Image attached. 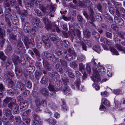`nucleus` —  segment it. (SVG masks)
<instances>
[{
	"instance_id": "1",
	"label": "nucleus",
	"mask_w": 125,
	"mask_h": 125,
	"mask_svg": "<svg viewBox=\"0 0 125 125\" xmlns=\"http://www.w3.org/2000/svg\"><path fill=\"white\" fill-rule=\"evenodd\" d=\"M27 49L32 47L34 46V42L33 38L31 37H27L25 36L22 39Z\"/></svg>"
},
{
	"instance_id": "2",
	"label": "nucleus",
	"mask_w": 125,
	"mask_h": 125,
	"mask_svg": "<svg viewBox=\"0 0 125 125\" xmlns=\"http://www.w3.org/2000/svg\"><path fill=\"white\" fill-rule=\"evenodd\" d=\"M42 55V57H44L45 58H46L51 61L54 63H56L57 60V59L54 54H51L46 51H45L44 52Z\"/></svg>"
},
{
	"instance_id": "3",
	"label": "nucleus",
	"mask_w": 125,
	"mask_h": 125,
	"mask_svg": "<svg viewBox=\"0 0 125 125\" xmlns=\"http://www.w3.org/2000/svg\"><path fill=\"white\" fill-rule=\"evenodd\" d=\"M50 38L51 40L54 43L58 45L59 43L61 45H62L63 42L61 40L59 39L58 37L56 35L53 33H51L49 35Z\"/></svg>"
},
{
	"instance_id": "4",
	"label": "nucleus",
	"mask_w": 125,
	"mask_h": 125,
	"mask_svg": "<svg viewBox=\"0 0 125 125\" xmlns=\"http://www.w3.org/2000/svg\"><path fill=\"white\" fill-rule=\"evenodd\" d=\"M31 22L36 28H39L43 27L41 22L38 18H35L32 19L31 20Z\"/></svg>"
},
{
	"instance_id": "5",
	"label": "nucleus",
	"mask_w": 125,
	"mask_h": 125,
	"mask_svg": "<svg viewBox=\"0 0 125 125\" xmlns=\"http://www.w3.org/2000/svg\"><path fill=\"white\" fill-rule=\"evenodd\" d=\"M45 27L48 31L51 30V32H55V28H53L54 26H55V24L54 22H51L50 21V22L47 23L45 24Z\"/></svg>"
},
{
	"instance_id": "6",
	"label": "nucleus",
	"mask_w": 125,
	"mask_h": 125,
	"mask_svg": "<svg viewBox=\"0 0 125 125\" xmlns=\"http://www.w3.org/2000/svg\"><path fill=\"white\" fill-rule=\"evenodd\" d=\"M91 77L94 82H98L100 81L101 79L99 76V73L96 68L95 69V71H94L93 75Z\"/></svg>"
},
{
	"instance_id": "7",
	"label": "nucleus",
	"mask_w": 125,
	"mask_h": 125,
	"mask_svg": "<svg viewBox=\"0 0 125 125\" xmlns=\"http://www.w3.org/2000/svg\"><path fill=\"white\" fill-rule=\"evenodd\" d=\"M20 14L21 16V19L22 22L24 23L26 21V19L25 17H27L28 16V11L26 10H21L20 12Z\"/></svg>"
},
{
	"instance_id": "8",
	"label": "nucleus",
	"mask_w": 125,
	"mask_h": 125,
	"mask_svg": "<svg viewBox=\"0 0 125 125\" xmlns=\"http://www.w3.org/2000/svg\"><path fill=\"white\" fill-rule=\"evenodd\" d=\"M76 56L75 52H72V54L68 53L65 57L66 60L68 61H70L75 58Z\"/></svg>"
},
{
	"instance_id": "9",
	"label": "nucleus",
	"mask_w": 125,
	"mask_h": 125,
	"mask_svg": "<svg viewBox=\"0 0 125 125\" xmlns=\"http://www.w3.org/2000/svg\"><path fill=\"white\" fill-rule=\"evenodd\" d=\"M92 4L90 0H85L84 3L82 2L80 3L81 6L83 7H87L90 9L92 8Z\"/></svg>"
},
{
	"instance_id": "10",
	"label": "nucleus",
	"mask_w": 125,
	"mask_h": 125,
	"mask_svg": "<svg viewBox=\"0 0 125 125\" xmlns=\"http://www.w3.org/2000/svg\"><path fill=\"white\" fill-rule=\"evenodd\" d=\"M56 8L53 5H50L49 6L45 8L43 12L44 13H49L51 12H52L53 13L55 12Z\"/></svg>"
},
{
	"instance_id": "11",
	"label": "nucleus",
	"mask_w": 125,
	"mask_h": 125,
	"mask_svg": "<svg viewBox=\"0 0 125 125\" xmlns=\"http://www.w3.org/2000/svg\"><path fill=\"white\" fill-rule=\"evenodd\" d=\"M1 67H5L6 69H8L12 68L13 65L11 62L7 61L6 62H1Z\"/></svg>"
},
{
	"instance_id": "12",
	"label": "nucleus",
	"mask_w": 125,
	"mask_h": 125,
	"mask_svg": "<svg viewBox=\"0 0 125 125\" xmlns=\"http://www.w3.org/2000/svg\"><path fill=\"white\" fill-rule=\"evenodd\" d=\"M22 22V25H24L23 30L25 32L28 33L30 30V23L27 21V20L24 23Z\"/></svg>"
},
{
	"instance_id": "13",
	"label": "nucleus",
	"mask_w": 125,
	"mask_h": 125,
	"mask_svg": "<svg viewBox=\"0 0 125 125\" xmlns=\"http://www.w3.org/2000/svg\"><path fill=\"white\" fill-rule=\"evenodd\" d=\"M20 110L23 111L25 110L28 107V104L26 100L20 102Z\"/></svg>"
},
{
	"instance_id": "14",
	"label": "nucleus",
	"mask_w": 125,
	"mask_h": 125,
	"mask_svg": "<svg viewBox=\"0 0 125 125\" xmlns=\"http://www.w3.org/2000/svg\"><path fill=\"white\" fill-rule=\"evenodd\" d=\"M117 37V36L116 35H114V37L113 38V39L115 40V42L116 43L115 45V46L118 50L120 51H123L125 53V48L122 47L121 45H120V44H117V43H116V38H115V37Z\"/></svg>"
},
{
	"instance_id": "15",
	"label": "nucleus",
	"mask_w": 125,
	"mask_h": 125,
	"mask_svg": "<svg viewBox=\"0 0 125 125\" xmlns=\"http://www.w3.org/2000/svg\"><path fill=\"white\" fill-rule=\"evenodd\" d=\"M42 59H43L42 62L44 67L48 71H50L51 68L50 67V64L47 61V59L44 58V59L43 58H42Z\"/></svg>"
},
{
	"instance_id": "16",
	"label": "nucleus",
	"mask_w": 125,
	"mask_h": 125,
	"mask_svg": "<svg viewBox=\"0 0 125 125\" xmlns=\"http://www.w3.org/2000/svg\"><path fill=\"white\" fill-rule=\"evenodd\" d=\"M115 22H116L117 25L120 26H123L124 24V22L122 18L116 17L115 18Z\"/></svg>"
},
{
	"instance_id": "17",
	"label": "nucleus",
	"mask_w": 125,
	"mask_h": 125,
	"mask_svg": "<svg viewBox=\"0 0 125 125\" xmlns=\"http://www.w3.org/2000/svg\"><path fill=\"white\" fill-rule=\"evenodd\" d=\"M35 70V67L33 66L29 65V66L26 67V70L27 73L26 74H25V76L26 78L27 77L28 74H30L31 73L33 72Z\"/></svg>"
},
{
	"instance_id": "18",
	"label": "nucleus",
	"mask_w": 125,
	"mask_h": 125,
	"mask_svg": "<svg viewBox=\"0 0 125 125\" xmlns=\"http://www.w3.org/2000/svg\"><path fill=\"white\" fill-rule=\"evenodd\" d=\"M16 87L20 89L21 91H22L25 88V85L20 81H18L17 82Z\"/></svg>"
},
{
	"instance_id": "19",
	"label": "nucleus",
	"mask_w": 125,
	"mask_h": 125,
	"mask_svg": "<svg viewBox=\"0 0 125 125\" xmlns=\"http://www.w3.org/2000/svg\"><path fill=\"white\" fill-rule=\"evenodd\" d=\"M7 31V34H8L9 38L13 40H17V36L13 34L11 30L8 29Z\"/></svg>"
},
{
	"instance_id": "20",
	"label": "nucleus",
	"mask_w": 125,
	"mask_h": 125,
	"mask_svg": "<svg viewBox=\"0 0 125 125\" xmlns=\"http://www.w3.org/2000/svg\"><path fill=\"white\" fill-rule=\"evenodd\" d=\"M48 107L54 111L57 110L58 109V107L57 105L53 102H50L48 104Z\"/></svg>"
},
{
	"instance_id": "21",
	"label": "nucleus",
	"mask_w": 125,
	"mask_h": 125,
	"mask_svg": "<svg viewBox=\"0 0 125 125\" xmlns=\"http://www.w3.org/2000/svg\"><path fill=\"white\" fill-rule=\"evenodd\" d=\"M11 60L15 65H17L18 62L19 61V57L14 54H13L11 56Z\"/></svg>"
},
{
	"instance_id": "22",
	"label": "nucleus",
	"mask_w": 125,
	"mask_h": 125,
	"mask_svg": "<svg viewBox=\"0 0 125 125\" xmlns=\"http://www.w3.org/2000/svg\"><path fill=\"white\" fill-rule=\"evenodd\" d=\"M101 42H103L108 45L110 46L111 44V42L109 40H108L106 38L104 37H101L100 39Z\"/></svg>"
},
{
	"instance_id": "23",
	"label": "nucleus",
	"mask_w": 125,
	"mask_h": 125,
	"mask_svg": "<svg viewBox=\"0 0 125 125\" xmlns=\"http://www.w3.org/2000/svg\"><path fill=\"white\" fill-rule=\"evenodd\" d=\"M73 35L75 36H76V35L78 38V39L80 40H81L82 39L81 37V31L79 29H76L74 30H73Z\"/></svg>"
},
{
	"instance_id": "24",
	"label": "nucleus",
	"mask_w": 125,
	"mask_h": 125,
	"mask_svg": "<svg viewBox=\"0 0 125 125\" xmlns=\"http://www.w3.org/2000/svg\"><path fill=\"white\" fill-rule=\"evenodd\" d=\"M63 93L65 95H68L72 93V91L67 86H65L63 90Z\"/></svg>"
},
{
	"instance_id": "25",
	"label": "nucleus",
	"mask_w": 125,
	"mask_h": 125,
	"mask_svg": "<svg viewBox=\"0 0 125 125\" xmlns=\"http://www.w3.org/2000/svg\"><path fill=\"white\" fill-rule=\"evenodd\" d=\"M40 93L45 96H47L49 94L48 89L46 88H43L40 89Z\"/></svg>"
},
{
	"instance_id": "26",
	"label": "nucleus",
	"mask_w": 125,
	"mask_h": 125,
	"mask_svg": "<svg viewBox=\"0 0 125 125\" xmlns=\"http://www.w3.org/2000/svg\"><path fill=\"white\" fill-rule=\"evenodd\" d=\"M17 49L19 50H21L23 47V45L20 39H18L17 42Z\"/></svg>"
},
{
	"instance_id": "27",
	"label": "nucleus",
	"mask_w": 125,
	"mask_h": 125,
	"mask_svg": "<svg viewBox=\"0 0 125 125\" xmlns=\"http://www.w3.org/2000/svg\"><path fill=\"white\" fill-rule=\"evenodd\" d=\"M15 71L16 75L17 76H21L22 74V69L18 68L17 66H15Z\"/></svg>"
},
{
	"instance_id": "28",
	"label": "nucleus",
	"mask_w": 125,
	"mask_h": 125,
	"mask_svg": "<svg viewBox=\"0 0 125 125\" xmlns=\"http://www.w3.org/2000/svg\"><path fill=\"white\" fill-rule=\"evenodd\" d=\"M12 51V48L10 44L8 43L5 50V52L7 54H8L11 53Z\"/></svg>"
},
{
	"instance_id": "29",
	"label": "nucleus",
	"mask_w": 125,
	"mask_h": 125,
	"mask_svg": "<svg viewBox=\"0 0 125 125\" xmlns=\"http://www.w3.org/2000/svg\"><path fill=\"white\" fill-rule=\"evenodd\" d=\"M16 106V100L14 99H13L8 105V107L11 109H12V107L13 106Z\"/></svg>"
},
{
	"instance_id": "30",
	"label": "nucleus",
	"mask_w": 125,
	"mask_h": 125,
	"mask_svg": "<svg viewBox=\"0 0 125 125\" xmlns=\"http://www.w3.org/2000/svg\"><path fill=\"white\" fill-rule=\"evenodd\" d=\"M23 125H30V122L31 120L27 117H22Z\"/></svg>"
},
{
	"instance_id": "31",
	"label": "nucleus",
	"mask_w": 125,
	"mask_h": 125,
	"mask_svg": "<svg viewBox=\"0 0 125 125\" xmlns=\"http://www.w3.org/2000/svg\"><path fill=\"white\" fill-rule=\"evenodd\" d=\"M13 100L10 97H7L4 99L3 100V105L5 107L7 104L11 100Z\"/></svg>"
},
{
	"instance_id": "32",
	"label": "nucleus",
	"mask_w": 125,
	"mask_h": 125,
	"mask_svg": "<svg viewBox=\"0 0 125 125\" xmlns=\"http://www.w3.org/2000/svg\"><path fill=\"white\" fill-rule=\"evenodd\" d=\"M48 80V77L47 76H44L42 78L40 83H41L42 84H46L47 83Z\"/></svg>"
},
{
	"instance_id": "33",
	"label": "nucleus",
	"mask_w": 125,
	"mask_h": 125,
	"mask_svg": "<svg viewBox=\"0 0 125 125\" xmlns=\"http://www.w3.org/2000/svg\"><path fill=\"white\" fill-rule=\"evenodd\" d=\"M45 120L48 122L49 124L51 125H54L56 123V120L52 118H50L47 120Z\"/></svg>"
},
{
	"instance_id": "34",
	"label": "nucleus",
	"mask_w": 125,
	"mask_h": 125,
	"mask_svg": "<svg viewBox=\"0 0 125 125\" xmlns=\"http://www.w3.org/2000/svg\"><path fill=\"white\" fill-rule=\"evenodd\" d=\"M3 34L2 28L0 27V39L1 38V39L0 41V43H2V44H3L5 41V39L3 38Z\"/></svg>"
},
{
	"instance_id": "35",
	"label": "nucleus",
	"mask_w": 125,
	"mask_h": 125,
	"mask_svg": "<svg viewBox=\"0 0 125 125\" xmlns=\"http://www.w3.org/2000/svg\"><path fill=\"white\" fill-rule=\"evenodd\" d=\"M24 82L25 84L28 88L31 89L32 86V84L31 82L27 80H25Z\"/></svg>"
},
{
	"instance_id": "36",
	"label": "nucleus",
	"mask_w": 125,
	"mask_h": 125,
	"mask_svg": "<svg viewBox=\"0 0 125 125\" xmlns=\"http://www.w3.org/2000/svg\"><path fill=\"white\" fill-rule=\"evenodd\" d=\"M80 80L79 79L77 78L74 82V85L76 86L78 90L80 89Z\"/></svg>"
},
{
	"instance_id": "37",
	"label": "nucleus",
	"mask_w": 125,
	"mask_h": 125,
	"mask_svg": "<svg viewBox=\"0 0 125 125\" xmlns=\"http://www.w3.org/2000/svg\"><path fill=\"white\" fill-rule=\"evenodd\" d=\"M109 48H110V51L113 53V54L116 55H119L117 50L115 49L114 48L109 46Z\"/></svg>"
},
{
	"instance_id": "38",
	"label": "nucleus",
	"mask_w": 125,
	"mask_h": 125,
	"mask_svg": "<svg viewBox=\"0 0 125 125\" xmlns=\"http://www.w3.org/2000/svg\"><path fill=\"white\" fill-rule=\"evenodd\" d=\"M55 69L57 71L61 73H62L63 72L61 65L59 63H57L56 64Z\"/></svg>"
},
{
	"instance_id": "39",
	"label": "nucleus",
	"mask_w": 125,
	"mask_h": 125,
	"mask_svg": "<svg viewBox=\"0 0 125 125\" xmlns=\"http://www.w3.org/2000/svg\"><path fill=\"white\" fill-rule=\"evenodd\" d=\"M42 39L43 43H46L50 41L48 36L46 35H44L42 36Z\"/></svg>"
},
{
	"instance_id": "40",
	"label": "nucleus",
	"mask_w": 125,
	"mask_h": 125,
	"mask_svg": "<svg viewBox=\"0 0 125 125\" xmlns=\"http://www.w3.org/2000/svg\"><path fill=\"white\" fill-rule=\"evenodd\" d=\"M93 50L99 53L100 52V48L98 45H95L93 46L92 48Z\"/></svg>"
},
{
	"instance_id": "41",
	"label": "nucleus",
	"mask_w": 125,
	"mask_h": 125,
	"mask_svg": "<svg viewBox=\"0 0 125 125\" xmlns=\"http://www.w3.org/2000/svg\"><path fill=\"white\" fill-rule=\"evenodd\" d=\"M48 88L50 91L53 92L54 94H55L56 90L55 89L54 86L50 83L49 85Z\"/></svg>"
},
{
	"instance_id": "42",
	"label": "nucleus",
	"mask_w": 125,
	"mask_h": 125,
	"mask_svg": "<svg viewBox=\"0 0 125 125\" xmlns=\"http://www.w3.org/2000/svg\"><path fill=\"white\" fill-rule=\"evenodd\" d=\"M44 47L46 49H48L50 48L52 45V44L50 41L46 42V43H44Z\"/></svg>"
},
{
	"instance_id": "43",
	"label": "nucleus",
	"mask_w": 125,
	"mask_h": 125,
	"mask_svg": "<svg viewBox=\"0 0 125 125\" xmlns=\"http://www.w3.org/2000/svg\"><path fill=\"white\" fill-rule=\"evenodd\" d=\"M83 33L84 36L87 38H88L90 36V32L88 30L83 31Z\"/></svg>"
},
{
	"instance_id": "44",
	"label": "nucleus",
	"mask_w": 125,
	"mask_h": 125,
	"mask_svg": "<svg viewBox=\"0 0 125 125\" xmlns=\"http://www.w3.org/2000/svg\"><path fill=\"white\" fill-rule=\"evenodd\" d=\"M85 60V57L82 54L79 55L78 56L77 60L79 62H83Z\"/></svg>"
},
{
	"instance_id": "45",
	"label": "nucleus",
	"mask_w": 125,
	"mask_h": 125,
	"mask_svg": "<svg viewBox=\"0 0 125 125\" xmlns=\"http://www.w3.org/2000/svg\"><path fill=\"white\" fill-rule=\"evenodd\" d=\"M3 111L6 117L11 114V110L8 108H5Z\"/></svg>"
},
{
	"instance_id": "46",
	"label": "nucleus",
	"mask_w": 125,
	"mask_h": 125,
	"mask_svg": "<svg viewBox=\"0 0 125 125\" xmlns=\"http://www.w3.org/2000/svg\"><path fill=\"white\" fill-rule=\"evenodd\" d=\"M58 61L61 62L62 65L64 67L67 66V62L65 60L60 59L58 60Z\"/></svg>"
},
{
	"instance_id": "47",
	"label": "nucleus",
	"mask_w": 125,
	"mask_h": 125,
	"mask_svg": "<svg viewBox=\"0 0 125 125\" xmlns=\"http://www.w3.org/2000/svg\"><path fill=\"white\" fill-rule=\"evenodd\" d=\"M0 59L4 61L6 59V57L2 52H0Z\"/></svg>"
},
{
	"instance_id": "48",
	"label": "nucleus",
	"mask_w": 125,
	"mask_h": 125,
	"mask_svg": "<svg viewBox=\"0 0 125 125\" xmlns=\"http://www.w3.org/2000/svg\"><path fill=\"white\" fill-rule=\"evenodd\" d=\"M35 12L37 13V15L41 17L43 15V14L41 12L37 9H34Z\"/></svg>"
},
{
	"instance_id": "49",
	"label": "nucleus",
	"mask_w": 125,
	"mask_h": 125,
	"mask_svg": "<svg viewBox=\"0 0 125 125\" xmlns=\"http://www.w3.org/2000/svg\"><path fill=\"white\" fill-rule=\"evenodd\" d=\"M102 101L103 104L107 106H110V104L108 100L106 99H103Z\"/></svg>"
},
{
	"instance_id": "50",
	"label": "nucleus",
	"mask_w": 125,
	"mask_h": 125,
	"mask_svg": "<svg viewBox=\"0 0 125 125\" xmlns=\"http://www.w3.org/2000/svg\"><path fill=\"white\" fill-rule=\"evenodd\" d=\"M14 85V83L13 81L10 79L8 82V86L9 88H11Z\"/></svg>"
},
{
	"instance_id": "51",
	"label": "nucleus",
	"mask_w": 125,
	"mask_h": 125,
	"mask_svg": "<svg viewBox=\"0 0 125 125\" xmlns=\"http://www.w3.org/2000/svg\"><path fill=\"white\" fill-rule=\"evenodd\" d=\"M33 118L35 121H38L40 120V117L38 114H34L33 116Z\"/></svg>"
},
{
	"instance_id": "52",
	"label": "nucleus",
	"mask_w": 125,
	"mask_h": 125,
	"mask_svg": "<svg viewBox=\"0 0 125 125\" xmlns=\"http://www.w3.org/2000/svg\"><path fill=\"white\" fill-rule=\"evenodd\" d=\"M15 91L13 89H10L9 90H7V91L8 94L12 96L14 95Z\"/></svg>"
},
{
	"instance_id": "53",
	"label": "nucleus",
	"mask_w": 125,
	"mask_h": 125,
	"mask_svg": "<svg viewBox=\"0 0 125 125\" xmlns=\"http://www.w3.org/2000/svg\"><path fill=\"white\" fill-rule=\"evenodd\" d=\"M91 64L94 65V66L93 67V71H95V69L96 68L97 69L96 67V65H97L96 64L95 60L94 59H92V61L91 62Z\"/></svg>"
},
{
	"instance_id": "54",
	"label": "nucleus",
	"mask_w": 125,
	"mask_h": 125,
	"mask_svg": "<svg viewBox=\"0 0 125 125\" xmlns=\"http://www.w3.org/2000/svg\"><path fill=\"white\" fill-rule=\"evenodd\" d=\"M112 2L115 5V7L117 8H119L121 6V4L120 2H117L114 0L112 1Z\"/></svg>"
},
{
	"instance_id": "55",
	"label": "nucleus",
	"mask_w": 125,
	"mask_h": 125,
	"mask_svg": "<svg viewBox=\"0 0 125 125\" xmlns=\"http://www.w3.org/2000/svg\"><path fill=\"white\" fill-rule=\"evenodd\" d=\"M35 103L37 107H38L40 106L41 101L39 99L36 98L35 100Z\"/></svg>"
},
{
	"instance_id": "56",
	"label": "nucleus",
	"mask_w": 125,
	"mask_h": 125,
	"mask_svg": "<svg viewBox=\"0 0 125 125\" xmlns=\"http://www.w3.org/2000/svg\"><path fill=\"white\" fill-rule=\"evenodd\" d=\"M8 14H6L5 16V21L7 23L8 25L10 27L11 26V23L10 22L9 19V17L8 16Z\"/></svg>"
},
{
	"instance_id": "57",
	"label": "nucleus",
	"mask_w": 125,
	"mask_h": 125,
	"mask_svg": "<svg viewBox=\"0 0 125 125\" xmlns=\"http://www.w3.org/2000/svg\"><path fill=\"white\" fill-rule=\"evenodd\" d=\"M105 36L107 38L112 39V35L111 33L107 31H106L105 32Z\"/></svg>"
},
{
	"instance_id": "58",
	"label": "nucleus",
	"mask_w": 125,
	"mask_h": 125,
	"mask_svg": "<svg viewBox=\"0 0 125 125\" xmlns=\"http://www.w3.org/2000/svg\"><path fill=\"white\" fill-rule=\"evenodd\" d=\"M92 34L93 36L95 38L98 39L100 37V34L96 31H93Z\"/></svg>"
},
{
	"instance_id": "59",
	"label": "nucleus",
	"mask_w": 125,
	"mask_h": 125,
	"mask_svg": "<svg viewBox=\"0 0 125 125\" xmlns=\"http://www.w3.org/2000/svg\"><path fill=\"white\" fill-rule=\"evenodd\" d=\"M15 120L16 122L19 124L21 121L20 117L19 116H15Z\"/></svg>"
},
{
	"instance_id": "60",
	"label": "nucleus",
	"mask_w": 125,
	"mask_h": 125,
	"mask_svg": "<svg viewBox=\"0 0 125 125\" xmlns=\"http://www.w3.org/2000/svg\"><path fill=\"white\" fill-rule=\"evenodd\" d=\"M80 45L82 46L83 50L85 51H87V46L83 41H80Z\"/></svg>"
},
{
	"instance_id": "61",
	"label": "nucleus",
	"mask_w": 125,
	"mask_h": 125,
	"mask_svg": "<svg viewBox=\"0 0 125 125\" xmlns=\"http://www.w3.org/2000/svg\"><path fill=\"white\" fill-rule=\"evenodd\" d=\"M54 53L57 56H59L63 54L62 52L60 50L56 49L55 50Z\"/></svg>"
},
{
	"instance_id": "62",
	"label": "nucleus",
	"mask_w": 125,
	"mask_h": 125,
	"mask_svg": "<svg viewBox=\"0 0 125 125\" xmlns=\"http://www.w3.org/2000/svg\"><path fill=\"white\" fill-rule=\"evenodd\" d=\"M79 71L82 72H83V71L85 69L84 66L82 63H81L79 64Z\"/></svg>"
},
{
	"instance_id": "63",
	"label": "nucleus",
	"mask_w": 125,
	"mask_h": 125,
	"mask_svg": "<svg viewBox=\"0 0 125 125\" xmlns=\"http://www.w3.org/2000/svg\"><path fill=\"white\" fill-rule=\"evenodd\" d=\"M14 114H17L19 112V108L18 106H16L13 110Z\"/></svg>"
},
{
	"instance_id": "64",
	"label": "nucleus",
	"mask_w": 125,
	"mask_h": 125,
	"mask_svg": "<svg viewBox=\"0 0 125 125\" xmlns=\"http://www.w3.org/2000/svg\"><path fill=\"white\" fill-rule=\"evenodd\" d=\"M120 12V14L125 17V9L122 7L120 8L119 9Z\"/></svg>"
}]
</instances>
